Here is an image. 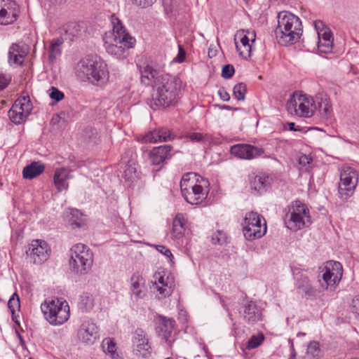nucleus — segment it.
I'll return each instance as SVG.
<instances>
[{
  "label": "nucleus",
  "mask_w": 359,
  "mask_h": 359,
  "mask_svg": "<svg viewBox=\"0 0 359 359\" xmlns=\"http://www.w3.org/2000/svg\"><path fill=\"white\" fill-rule=\"evenodd\" d=\"M141 83L151 86L150 107L156 110L174 106L180 99L182 81L177 76L164 74L150 65L140 69Z\"/></svg>",
  "instance_id": "nucleus-1"
},
{
  "label": "nucleus",
  "mask_w": 359,
  "mask_h": 359,
  "mask_svg": "<svg viewBox=\"0 0 359 359\" xmlns=\"http://www.w3.org/2000/svg\"><path fill=\"white\" fill-rule=\"evenodd\" d=\"M75 74L80 81L97 86L105 85L109 78L107 64L99 57L93 55H88L76 64Z\"/></svg>",
  "instance_id": "nucleus-2"
},
{
  "label": "nucleus",
  "mask_w": 359,
  "mask_h": 359,
  "mask_svg": "<svg viewBox=\"0 0 359 359\" xmlns=\"http://www.w3.org/2000/svg\"><path fill=\"white\" fill-rule=\"evenodd\" d=\"M111 21L113 32L104 37V48L109 54L117 58H123L126 50L134 46L135 39L126 32L118 18L111 15Z\"/></svg>",
  "instance_id": "nucleus-3"
},
{
  "label": "nucleus",
  "mask_w": 359,
  "mask_h": 359,
  "mask_svg": "<svg viewBox=\"0 0 359 359\" xmlns=\"http://www.w3.org/2000/svg\"><path fill=\"white\" fill-rule=\"evenodd\" d=\"M275 34L280 45L287 46L295 43L302 34V25L300 19L287 11L279 13Z\"/></svg>",
  "instance_id": "nucleus-4"
},
{
  "label": "nucleus",
  "mask_w": 359,
  "mask_h": 359,
  "mask_svg": "<svg viewBox=\"0 0 359 359\" xmlns=\"http://www.w3.org/2000/svg\"><path fill=\"white\" fill-rule=\"evenodd\" d=\"M69 268L75 274L86 275L91 269L93 264V253L83 243L74 245L69 250Z\"/></svg>",
  "instance_id": "nucleus-5"
},
{
  "label": "nucleus",
  "mask_w": 359,
  "mask_h": 359,
  "mask_svg": "<svg viewBox=\"0 0 359 359\" xmlns=\"http://www.w3.org/2000/svg\"><path fill=\"white\" fill-rule=\"evenodd\" d=\"M285 224L292 231L309 226L311 224V217L306 205L299 201L292 203L285 214Z\"/></svg>",
  "instance_id": "nucleus-6"
},
{
  "label": "nucleus",
  "mask_w": 359,
  "mask_h": 359,
  "mask_svg": "<svg viewBox=\"0 0 359 359\" xmlns=\"http://www.w3.org/2000/svg\"><path fill=\"white\" fill-rule=\"evenodd\" d=\"M45 318L53 325H60L70 316L69 306L65 300L55 299L46 300L41 305Z\"/></svg>",
  "instance_id": "nucleus-7"
},
{
  "label": "nucleus",
  "mask_w": 359,
  "mask_h": 359,
  "mask_svg": "<svg viewBox=\"0 0 359 359\" xmlns=\"http://www.w3.org/2000/svg\"><path fill=\"white\" fill-rule=\"evenodd\" d=\"M202 179L196 172H188L182 176L180 188L182 196L186 201L191 205H199L202 203V187L198 184Z\"/></svg>",
  "instance_id": "nucleus-8"
},
{
  "label": "nucleus",
  "mask_w": 359,
  "mask_h": 359,
  "mask_svg": "<svg viewBox=\"0 0 359 359\" xmlns=\"http://www.w3.org/2000/svg\"><path fill=\"white\" fill-rule=\"evenodd\" d=\"M286 107L289 113L306 118L311 117L317 109L313 98L301 93H294Z\"/></svg>",
  "instance_id": "nucleus-9"
},
{
  "label": "nucleus",
  "mask_w": 359,
  "mask_h": 359,
  "mask_svg": "<svg viewBox=\"0 0 359 359\" xmlns=\"http://www.w3.org/2000/svg\"><path fill=\"white\" fill-rule=\"evenodd\" d=\"M243 233L248 241L259 239L266 233V223L264 218L256 212H248L243 219Z\"/></svg>",
  "instance_id": "nucleus-10"
},
{
  "label": "nucleus",
  "mask_w": 359,
  "mask_h": 359,
  "mask_svg": "<svg viewBox=\"0 0 359 359\" xmlns=\"http://www.w3.org/2000/svg\"><path fill=\"white\" fill-rule=\"evenodd\" d=\"M358 181L357 171L351 167H344L340 173L338 187L339 196L342 200H347L355 191Z\"/></svg>",
  "instance_id": "nucleus-11"
},
{
  "label": "nucleus",
  "mask_w": 359,
  "mask_h": 359,
  "mask_svg": "<svg viewBox=\"0 0 359 359\" xmlns=\"http://www.w3.org/2000/svg\"><path fill=\"white\" fill-rule=\"evenodd\" d=\"M321 273L325 289L334 291L341 279L343 267L339 262L328 261L322 268Z\"/></svg>",
  "instance_id": "nucleus-12"
},
{
  "label": "nucleus",
  "mask_w": 359,
  "mask_h": 359,
  "mask_svg": "<svg viewBox=\"0 0 359 359\" xmlns=\"http://www.w3.org/2000/svg\"><path fill=\"white\" fill-rule=\"evenodd\" d=\"M256 32L251 29L238 30L234 36V43L238 55L248 59L251 56L252 46L256 40Z\"/></svg>",
  "instance_id": "nucleus-13"
},
{
  "label": "nucleus",
  "mask_w": 359,
  "mask_h": 359,
  "mask_svg": "<svg viewBox=\"0 0 359 359\" xmlns=\"http://www.w3.org/2000/svg\"><path fill=\"white\" fill-rule=\"evenodd\" d=\"M133 352L137 357L148 358L151 353L148 336L142 328H137L132 338Z\"/></svg>",
  "instance_id": "nucleus-14"
},
{
  "label": "nucleus",
  "mask_w": 359,
  "mask_h": 359,
  "mask_svg": "<svg viewBox=\"0 0 359 359\" xmlns=\"http://www.w3.org/2000/svg\"><path fill=\"white\" fill-rule=\"evenodd\" d=\"M77 338L83 344H94L100 339L98 326L92 320H84L77 330Z\"/></svg>",
  "instance_id": "nucleus-15"
},
{
  "label": "nucleus",
  "mask_w": 359,
  "mask_h": 359,
  "mask_svg": "<svg viewBox=\"0 0 359 359\" xmlns=\"http://www.w3.org/2000/svg\"><path fill=\"white\" fill-rule=\"evenodd\" d=\"M48 252L49 249L46 242L41 240H34L28 245L26 254L31 262L40 264L48 259Z\"/></svg>",
  "instance_id": "nucleus-16"
},
{
  "label": "nucleus",
  "mask_w": 359,
  "mask_h": 359,
  "mask_svg": "<svg viewBox=\"0 0 359 359\" xmlns=\"http://www.w3.org/2000/svg\"><path fill=\"white\" fill-rule=\"evenodd\" d=\"M230 151L235 157L244 160H252L260 156L264 158L269 157L263 156L264 150L262 148L248 144H237L233 145L231 147Z\"/></svg>",
  "instance_id": "nucleus-17"
},
{
  "label": "nucleus",
  "mask_w": 359,
  "mask_h": 359,
  "mask_svg": "<svg viewBox=\"0 0 359 359\" xmlns=\"http://www.w3.org/2000/svg\"><path fill=\"white\" fill-rule=\"evenodd\" d=\"M314 27L318 37V51L321 53H331L333 48V37L330 30L324 27L321 21H315Z\"/></svg>",
  "instance_id": "nucleus-18"
},
{
  "label": "nucleus",
  "mask_w": 359,
  "mask_h": 359,
  "mask_svg": "<svg viewBox=\"0 0 359 359\" xmlns=\"http://www.w3.org/2000/svg\"><path fill=\"white\" fill-rule=\"evenodd\" d=\"M19 13L17 4L11 0H0V24L9 25L14 22Z\"/></svg>",
  "instance_id": "nucleus-19"
},
{
  "label": "nucleus",
  "mask_w": 359,
  "mask_h": 359,
  "mask_svg": "<svg viewBox=\"0 0 359 359\" xmlns=\"http://www.w3.org/2000/svg\"><path fill=\"white\" fill-rule=\"evenodd\" d=\"M29 52L28 46L22 43H13L9 48L8 62L11 65H20Z\"/></svg>",
  "instance_id": "nucleus-20"
},
{
  "label": "nucleus",
  "mask_w": 359,
  "mask_h": 359,
  "mask_svg": "<svg viewBox=\"0 0 359 359\" xmlns=\"http://www.w3.org/2000/svg\"><path fill=\"white\" fill-rule=\"evenodd\" d=\"M240 313L248 324L253 325L262 319L260 309L252 301L248 302L244 305L243 311H241Z\"/></svg>",
  "instance_id": "nucleus-21"
},
{
  "label": "nucleus",
  "mask_w": 359,
  "mask_h": 359,
  "mask_svg": "<svg viewBox=\"0 0 359 359\" xmlns=\"http://www.w3.org/2000/svg\"><path fill=\"white\" fill-rule=\"evenodd\" d=\"M174 138V135L167 128H161L149 131L142 137V142L156 143L158 142H168Z\"/></svg>",
  "instance_id": "nucleus-22"
},
{
  "label": "nucleus",
  "mask_w": 359,
  "mask_h": 359,
  "mask_svg": "<svg viewBox=\"0 0 359 359\" xmlns=\"http://www.w3.org/2000/svg\"><path fill=\"white\" fill-rule=\"evenodd\" d=\"M172 147L170 145H163L154 148L149 154V158L153 165H160L171 156Z\"/></svg>",
  "instance_id": "nucleus-23"
},
{
  "label": "nucleus",
  "mask_w": 359,
  "mask_h": 359,
  "mask_svg": "<svg viewBox=\"0 0 359 359\" xmlns=\"http://www.w3.org/2000/svg\"><path fill=\"white\" fill-rule=\"evenodd\" d=\"M72 177L69 171L64 168H57L53 175V182L58 191L67 190L69 187L67 180Z\"/></svg>",
  "instance_id": "nucleus-24"
},
{
  "label": "nucleus",
  "mask_w": 359,
  "mask_h": 359,
  "mask_svg": "<svg viewBox=\"0 0 359 359\" xmlns=\"http://www.w3.org/2000/svg\"><path fill=\"white\" fill-rule=\"evenodd\" d=\"M130 290L132 294L137 299H142L146 295V287L144 285V280L143 277L135 273L130 278Z\"/></svg>",
  "instance_id": "nucleus-25"
},
{
  "label": "nucleus",
  "mask_w": 359,
  "mask_h": 359,
  "mask_svg": "<svg viewBox=\"0 0 359 359\" xmlns=\"http://www.w3.org/2000/svg\"><path fill=\"white\" fill-rule=\"evenodd\" d=\"M296 287L299 292L304 294L306 298L313 299L316 297V290L311 285L309 278L306 276H301L297 280Z\"/></svg>",
  "instance_id": "nucleus-26"
},
{
  "label": "nucleus",
  "mask_w": 359,
  "mask_h": 359,
  "mask_svg": "<svg viewBox=\"0 0 359 359\" xmlns=\"http://www.w3.org/2000/svg\"><path fill=\"white\" fill-rule=\"evenodd\" d=\"M156 320L158 323L157 331L159 335L168 340L172 332L174 321L162 316H158Z\"/></svg>",
  "instance_id": "nucleus-27"
},
{
  "label": "nucleus",
  "mask_w": 359,
  "mask_h": 359,
  "mask_svg": "<svg viewBox=\"0 0 359 359\" xmlns=\"http://www.w3.org/2000/svg\"><path fill=\"white\" fill-rule=\"evenodd\" d=\"M185 219L182 213H177L172 222V227L171 230V238L174 240L182 238L184 235Z\"/></svg>",
  "instance_id": "nucleus-28"
},
{
  "label": "nucleus",
  "mask_w": 359,
  "mask_h": 359,
  "mask_svg": "<svg viewBox=\"0 0 359 359\" xmlns=\"http://www.w3.org/2000/svg\"><path fill=\"white\" fill-rule=\"evenodd\" d=\"M45 169V165L39 161H34L25 166L22 170V176L25 179L32 180L41 175Z\"/></svg>",
  "instance_id": "nucleus-29"
},
{
  "label": "nucleus",
  "mask_w": 359,
  "mask_h": 359,
  "mask_svg": "<svg viewBox=\"0 0 359 359\" xmlns=\"http://www.w3.org/2000/svg\"><path fill=\"white\" fill-rule=\"evenodd\" d=\"M104 352L108 354L111 359H123L116 351V343L112 338H105L102 342Z\"/></svg>",
  "instance_id": "nucleus-30"
},
{
  "label": "nucleus",
  "mask_w": 359,
  "mask_h": 359,
  "mask_svg": "<svg viewBox=\"0 0 359 359\" xmlns=\"http://www.w3.org/2000/svg\"><path fill=\"white\" fill-rule=\"evenodd\" d=\"M94 306V299L93 296L88 293L84 292L79 297L78 308L82 312H89Z\"/></svg>",
  "instance_id": "nucleus-31"
},
{
  "label": "nucleus",
  "mask_w": 359,
  "mask_h": 359,
  "mask_svg": "<svg viewBox=\"0 0 359 359\" xmlns=\"http://www.w3.org/2000/svg\"><path fill=\"white\" fill-rule=\"evenodd\" d=\"M123 177L125 182L128 183V187H130L134 182L137 180L138 173L135 163H129L126 165Z\"/></svg>",
  "instance_id": "nucleus-32"
},
{
  "label": "nucleus",
  "mask_w": 359,
  "mask_h": 359,
  "mask_svg": "<svg viewBox=\"0 0 359 359\" xmlns=\"http://www.w3.org/2000/svg\"><path fill=\"white\" fill-rule=\"evenodd\" d=\"M317 100H320L318 102L320 113L325 117L330 116L332 111V107L330 99L325 95L317 97Z\"/></svg>",
  "instance_id": "nucleus-33"
},
{
  "label": "nucleus",
  "mask_w": 359,
  "mask_h": 359,
  "mask_svg": "<svg viewBox=\"0 0 359 359\" xmlns=\"http://www.w3.org/2000/svg\"><path fill=\"white\" fill-rule=\"evenodd\" d=\"M28 115L23 114L18 109V104H13L11 109L8 111V116L11 121L15 124L22 123Z\"/></svg>",
  "instance_id": "nucleus-34"
},
{
  "label": "nucleus",
  "mask_w": 359,
  "mask_h": 359,
  "mask_svg": "<svg viewBox=\"0 0 359 359\" xmlns=\"http://www.w3.org/2000/svg\"><path fill=\"white\" fill-rule=\"evenodd\" d=\"M63 40L61 38L55 39L51 41L49 48V60L52 62L55 61L57 56L61 53L60 46L62 44Z\"/></svg>",
  "instance_id": "nucleus-35"
},
{
  "label": "nucleus",
  "mask_w": 359,
  "mask_h": 359,
  "mask_svg": "<svg viewBox=\"0 0 359 359\" xmlns=\"http://www.w3.org/2000/svg\"><path fill=\"white\" fill-rule=\"evenodd\" d=\"M307 354L312 359H320L323 355V351L319 342L316 341H311L307 346Z\"/></svg>",
  "instance_id": "nucleus-36"
},
{
  "label": "nucleus",
  "mask_w": 359,
  "mask_h": 359,
  "mask_svg": "<svg viewBox=\"0 0 359 359\" xmlns=\"http://www.w3.org/2000/svg\"><path fill=\"white\" fill-rule=\"evenodd\" d=\"M69 215L71 216L69 222L72 228H79L83 225V213L81 211L77 209H70Z\"/></svg>",
  "instance_id": "nucleus-37"
},
{
  "label": "nucleus",
  "mask_w": 359,
  "mask_h": 359,
  "mask_svg": "<svg viewBox=\"0 0 359 359\" xmlns=\"http://www.w3.org/2000/svg\"><path fill=\"white\" fill-rule=\"evenodd\" d=\"M229 238L227 233L223 231H217L212 236V243L214 245H223L228 243Z\"/></svg>",
  "instance_id": "nucleus-38"
},
{
  "label": "nucleus",
  "mask_w": 359,
  "mask_h": 359,
  "mask_svg": "<svg viewBox=\"0 0 359 359\" xmlns=\"http://www.w3.org/2000/svg\"><path fill=\"white\" fill-rule=\"evenodd\" d=\"M264 340V336L262 333L252 336L247 342L246 348L248 350L254 349L259 346Z\"/></svg>",
  "instance_id": "nucleus-39"
},
{
  "label": "nucleus",
  "mask_w": 359,
  "mask_h": 359,
  "mask_svg": "<svg viewBox=\"0 0 359 359\" xmlns=\"http://www.w3.org/2000/svg\"><path fill=\"white\" fill-rule=\"evenodd\" d=\"M14 104H18V109L23 112V114H29L32 110V106L29 100L27 97H20L15 100Z\"/></svg>",
  "instance_id": "nucleus-40"
},
{
  "label": "nucleus",
  "mask_w": 359,
  "mask_h": 359,
  "mask_svg": "<svg viewBox=\"0 0 359 359\" xmlns=\"http://www.w3.org/2000/svg\"><path fill=\"white\" fill-rule=\"evenodd\" d=\"M267 181V177L264 176H255L251 182L252 189L257 191H261L265 189Z\"/></svg>",
  "instance_id": "nucleus-41"
},
{
  "label": "nucleus",
  "mask_w": 359,
  "mask_h": 359,
  "mask_svg": "<svg viewBox=\"0 0 359 359\" xmlns=\"http://www.w3.org/2000/svg\"><path fill=\"white\" fill-rule=\"evenodd\" d=\"M246 92V86L243 83L235 85L233 89V96L238 100H244Z\"/></svg>",
  "instance_id": "nucleus-42"
},
{
  "label": "nucleus",
  "mask_w": 359,
  "mask_h": 359,
  "mask_svg": "<svg viewBox=\"0 0 359 359\" xmlns=\"http://www.w3.org/2000/svg\"><path fill=\"white\" fill-rule=\"evenodd\" d=\"M8 306L13 315L15 311L19 310L20 307V299L16 293H14L8 302Z\"/></svg>",
  "instance_id": "nucleus-43"
},
{
  "label": "nucleus",
  "mask_w": 359,
  "mask_h": 359,
  "mask_svg": "<svg viewBox=\"0 0 359 359\" xmlns=\"http://www.w3.org/2000/svg\"><path fill=\"white\" fill-rule=\"evenodd\" d=\"M50 91L49 96L52 100L59 102L63 99L64 93L60 91L57 88L52 87Z\"/></svg>",
  "instance_id": "nucleus-44"
},
{
  "label": "nucleus",
  "mask_w": 359,
  "mask_h": 359,
  "mask_svg": "<svg viewBox=\"0 0 359 359\" xmlns=\"http://www.w3.org/2000/svg\"><path fill=\"white\" fill-rule=\"evenodd\" d=\"M164 11L167 14L171 13L176 8V3L173 0H163Z\"/></svg>",
  "instance_id": "nucleus-45"
},
{
  "label": "nucleus",
  "mask_w": 359,
  "mask_h": 359,
  "mask_svg": "<svg viewBox=\"0 0 359 359\" xmlns=\"http://www.w3.org/2000/svg\"><path fill=\"white\" fill-rule=\"evenodd\" d=\"M155 287L161 294V297H165L171 293V288L168 285H161L155 283Z\"/></svg>",
  "instance_id": "nucleus-46"
},
{
  "label": "nucleus",
  "mask_w": 359,
  "mask_h": 359,
  "mask_svg": "<svg viewBox=\"0 0 359 359\" xmlns=\"http://www.w3.org/2000/svg\"><path fill=\"white\" fill-rule=\"evenodd\" d=\"M234 74V68L231 65H226L222 67V76L225 79L231 78Z\"/></svg>",
  "instance_id": "nucleus-47"
},
{
  "label": "nucleus",
  "mask_w": 359,
  "mask_h": 359,
  "mask_svg": "<svg viewBox=\"0 0 359 359\" xmlns=\"http://www.w3.org/2000/svg\"><path fill=\"white\" fill-rule=\"evenodd\" d=\"M186 58V51L182 45H178V53L174 58L173 61L177 63H182L184 62Z\"/></svg>",
  "instance_id": "nucleus-48"
},
{
  "label": "nucleus",
  "mask_w": 359,
  "mask_h": 359,
  "mask_svg": "<svg viewBox=\"0 0 359 359\" xmlns=\"http://www.w3.org/2000/svg\"><path fill=\"white\" fill-rule=\"evenodd\" d=\"M351 309L356 318H359V294L353 299Z\"/></svg>",
  "instance_id": "nucleus-49"
},
{
  "label": "nucleus",
  "mask_w": 359,
  "mask_h": 359,
  "mask_svg": "<svg viewBox=\"0 0 359 359\" xmlns=\"http://www.w3.org/2000/svg\"><path fill=\"white\" fill-rule=\"evenodd\" d=\"M156 249L163 255H164L170 260L173 257L171 251L164 245H156Z\"/></svg>",
  "instance_id": "nucleus-50"
},
{
  "label": "nucleus",
  "mask_w": 359,
  "mask_h": 359,
  "mask_svg": "<svg viewBox=\"0 0 359 359\" xmlns=\"http://www.w3.org/2000/svg\"><path fill=\"white\" fill-rule=\"evenodd\" d=\"M156 0H133V3L142 8L151 6Z\"/></svg>",
  "instance_id": "nucleus-51"
},
{
  "label": "nucleus",
  "mask_w": 359,
  "mask_h": 359,
  "mask_svg": "<svg viewBox=\"0 0 359 359\" xmlns=\"http://www.w3.org/2000/svg\"><path fill=\"white\" fill-rule=\"evenodd\" d=\"M312 161V158L306 154H302L299 156L298 162L299 164L302 166H306L307 165H309Z\"/></svg>",
  "instance_id": "nucleus-52"
},
{
  "label": "nucleus",
  "mask_w": 359,
  "mask_h": 359,
  "mask_svg": "<svg viewBox=\"0 0 359 359\" xmlns=\"http://www.w3.org/2000/svg\"><path fill=\"white\" fill-rule=\"evenodd\" d=\"M11 81V77L4 74H0V90L4 89Z\"/></svg>",
  "instance_id": "nucleus-53"
},
{
  "label": "nucleus",
  "mask_w": 359,
  "mask_h": 359,
  "mask_svg": "<svg viewBox=\"0 0 359 359\" xmlns=\"http://www.w3.org/2000/svg\"><path fill=\"white\" fill-rule=\"evenodd\" d=\"M217 93L222 100L226 102L230 100L229 93L224 88H219Z\"/></svg>",
  "instance_id": "nucleus-54"
},
{
  "label": "nucleus",
  "mask_w": 359,
  "mask_h": 359,
  "mask_svg": "<svg viewBox=\"0 0 359 359\" xmlns=\"http://www.w3.org/2000/svg\"><path fill=\"white\" fill-rule=\"evenodd\" d=\"M188 137L192 142H200L202 140V135L199 133H191Z\"/></svg>",
  "instance_id": "nucleus-55"
},
{
  "label": "nucleus",
  "mask_w": 359,
  "mask_h": 359,
  "mask_svg": "<svg viewBox=\"0 0 359 359\" xmlns=\"http://www.w3.org/2000/svg\"><path fill=\"white\" fill-rule=\"evenodd\" d=\"M215 191H212L210 192V189L207 191V194H206V196H205V199L208 200V203H212L214 201H215Z\"/></svg>",
  "instance_id": "nucleus-56"
},
{
  "label": "nucleus",
  "mask_w": 359,
  "mask_h": 359,
  "mask_svg": "<svg viewBox=\"0 0 359 359\" xmlns=\"http://www.w3.org/2000/svg\"><path fill=\"white\" fill-rule=\"evenodd\" d=\"M217 53V46L211 45L210 48H208V57L212 58L216 55Z\"/></svg>",
  "instance_id": "nucleus-57"
},
{
  "label": "nucleus",
  "mask_w": 359,
  "mask_h": 359,
  "mask_svg": "<svg viewBox=\"0 0 359 359\" xmlns=\"http://www.w3.org/2000/svg\"><path fill=\"white\" fill-rule=\"evenodd\" d=\"M156 279L157 280L156 281L155 283L164 286L168 285V283L166 281L168 278H165L163 276H159L158 278H156Z\"/></svg>",
  "instance_id": "nucleus-58"
},
{
  "label": "nucleus",
  "mask_w": 359,
  "mask_h": 359,
  "mask_svg": "<svg viewBox=\"0 0 359 359\" xmlns=\"http://www.w3.org/2000/svg\"><path fill=\"white\" fill-rule=\"evenodd\" d=\"M287 125L288 126V128L290 130H292V131H300L301 130L300 127L298 126L297 128H296L295 123L293 122L287 123Z\"/></svg>",
  "instance_id": "nucleus-59"
},
{
  "label": "nucleus",
  "mask_w": 359,
  "mask_h": 359,
  "mask_svg": "<svg viewBox=\"0 0 359 359\" xmlns=\"http://www.w3.org/2000/svg\"><path fill=\"white\" fill-rule=\"evenodd\" d=\"M180 318L185 322L187 320L186 316H187V312L185 311H181L179 313Z\"/></svg>",
  "instance_id": "nucleus-60"
},
{
  "label": "nucleus",
  "mask_w": 359,
  "mask_h": 359,
  "mask_svg": "<svg viewBox=\"0 0 359 359\" xmlns=\"http://www.w3.org/2000/svg\"><path fill=\"white\" fill-rule=\"evenodd\" d=\"M218 108L220 109H226V110H231L232 107L229 105H217Z\"/></svg>",
  "instance_id": "nucleus-61"
},
{
  "label": "nucleus",
  "mask_w": 359,
  "mask_h": 359,
  "mask_svg": "<svg viewBox=\"0 0 359 359\" xmlns=\"http://www.w3.org/2000/svg\"><path fill=\"white\" fill-rule=\"evenodd\" d=\"M49 1L53 3V4H62L66 1V0H48Z\"/></svg>",
  "instance_id": "nucleus-62"
},
{
  "label": "nucleus",
  "mask_w": 359,
  "mask_h": 359,
  "mask_svg": "<svg viewBox=\"0 0 359 359\" xmlns=\"http://www.w3.org/2000/svg\"><path fill=\"white\" fill-rule=\"evenodd\" d=\"M203 186H205L206 184L209 186V182L208 181L205 182V180L203 179Z\"/></svg>",
  "instance_id": "nucleus-63"
},
{
  "label": "nucleus",
  "mask_w": 359,
  "mask_h": 359,
  "mask_svg": "<svg viewBox=\"0 0 359 359\" xmlns=\"http://www.w3.org/2000/svg\"><path fill=\"white\" fill-rule=\"evenodd\" d=\"M305 334L304 333H302V332H299L297 334V336H302V335H304Z\"/></svg>",
  "instance_id": "nucleus-64"
}]
</instances>
